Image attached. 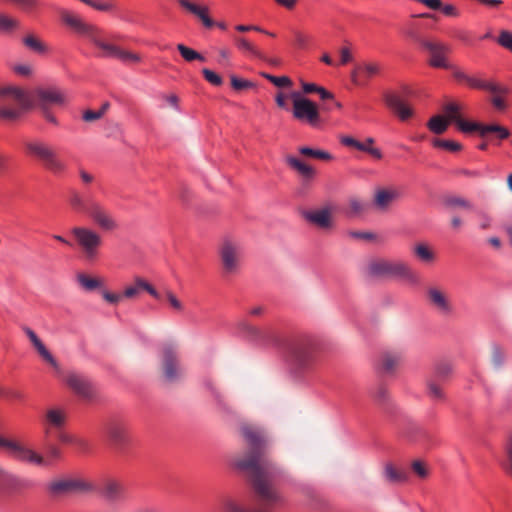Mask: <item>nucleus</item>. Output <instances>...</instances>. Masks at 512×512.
<instances>
[{
  "label": "nucleus",
  "mask_w": 512,
  "mask_h": 512,
  "mask_svg": "<svg viewBox=\"0 0 512 512\" xmlns=\"http://www.w3.org/2000/svg\"><path fill=\"white\" fill-rule=\"evenodd\" d=\"M241 433L249 450L236 456L232 464L247 476L251 493L241 501L225 497L222 506L226 512H271L275 505L283 502V497L274 486L281 469L265 455L268 438L263 429L243 425Z\"/></svg>",
  "instance_id": "1"
},
{
  "label": "nucleus",
  "mask_w": 512,
  "mask_h": 512,
  "mask_svg": "<svg viewBox=\"0 0 512 512\" xmlns=\"http://www.w3.org/2000/svg\"><path fill=\"white\" fill-rule=\"evenodd\" d=\"M32 106L29 94L19 86L0 87V120L16 121Z\"/></svg>",
  "instance_id": "2"
},
{
  "label": "nucleus",
  "mask_w": 512,
  "mask_h": 512,
  "mask_svg": "<svg viewBox=\"0 0 512 512\" xmlns=\"http://www.w3.org/2000/svg\"><path fill=\"white\" fill-rule=\"evenodd\" d=\"M367 272L373 277L399 278L412 285L419 284L418 275L401 260L373 259L367 265Z\"/></svg>",
  "instance_id": "3"
},
{
  "label": "nucleus",
  "mask_w": 512,
  "mask_h": 512,
  "mask_svg": "<svg viewBox=\"0 0 512 512\" xmlns=\"http://www.w3.org/2000/svg\"><path fill=\"white\" fill-rule=\"evenodd\" d=\"M25 148L31 157L40 161L46 169L59 175L67 170V165L57 155L56 151L46 142L33 139L25 143Z\"/></svg>",
  "instance_id": "4"
},
{
  "label": "nucleus",
  "mask_w": 512,
  "mask_h": 512,
  "mask_svg": "<svg viewBox=\"0 0 512 512\" xmlns=\"http://www.w3.org/2000/svg\"><path fill=\"white\" fill-rule=\"evenodd\" d=\"M70 233L86 261L93 262L99 257L103 245L99 232L87 226H74Z\"/></svg>",
  "instance_id": "5"
},
{
  "label": "nucleus",
  "mask_w": 512,
  "mask_h": 512,
  "mask_svg": "<svg viewBox=\"0 0 512 512\" xmlns=\"http://www.w3.org/2000/svg\"><path fill=\"white\" fill-rule=\"evenodd\" d=\"M219 256L226 275L238 274L242 267L244 247L240 241L225 237L219 248Z\"/></svg>",
  "instance_id": "6"
},
{
  "label": "nucleus",
  "mask_w": 512,
  "mask_h": 512,
  "mask_svg": "<svg viewBox=\"0 0 512 512\" xmlns=\"http://www.w3.org/2000/svg\"><path fill=\"white\" fill-rule=\"evenodd\" d=\"M238 330L244 338L258 345L273 346L280 341L278 332L271 326L259 327L242 320L238 323Z\"/></svg>",
  "instance_id": "7"
},
{
  "label": "nucleus",
  "mask_w": 512,
  "mask_h": 512,
  "mask_svg": "<svg viewBox=\"0 0 512 512\" xmlns=\"http://www.w3.org/2000/svg\"><path fill=\"white\" fill-rule=\"evenodd\" d=\"M289 97L293 102V117L300 122L317 126L320 122V114L314 102L304 97L300 92L293 91Z\"/></svg>",
  "instance_id": "8"
},
{
  "label": "nucleus",
  "mask_w": 512,
  "mask_h": 512,
  "mask_svg": "<svg viewBox=\"0 0 512 512\" xmlns=\"http://www.w3.org/2000/svg\"><path fill=\"white\" fill-rule=\"evenodd\" d=\"M288 361L296 370L309 369L314 362L312 344L306 340L293 343L289 348Z\"/></svg>",
  "instance_id": "9"
},
{
  "label": "nucleus",
  "mask_w": 512,
  "mask_h": 512,
  "mask_svg": "<svg viewBox=\"0 0 512 512\" xmlns=\"http://www.w3.org/2000/svg\"><path fill=\"white\" fill-rule=\"evenodd\" d=\"M87 216L103 231L110 232L119 227L113 213L99 200L90 202Z\"/></svg>",
  "instance_id": "10"
},
{
  "label": "nucleus",
  "mask_w": 512,
  "mask_h": 512,
  "mask_svg": "<svg viewBox=\"0 0 512 512\" xmlns=\"http://www.w3.org/2000/svg\"><path fill=\"white\" fill-rule=\"evenodd\" d=\"M420 44L430 55L428 63L431 67L452 68V64L448 60V55L451 53L450 45L430 39H423Z\"/></svg>",
  "instance_id": "11"
},
{
  "label": "nucleus",
  "mask_w": 512,
  "mask_h": 512,
  "mask_svg": "<svg viewBox=\"0 0 512 512\" xmlns=\"http://www.w3.org/2000/svg\"><path fill=\"white\" fill-rule=\"evenodd\" d=\"M90 489V485L77 478H60L47 484V491L54 498L68 496Z\"/></svg>",
  "instance_id": "12"
},
{
  "label": "nucleus",
  "mask_w": 512,
  "mask_h": 512,
  "mask_svg": "<svg viewBox=\"0 0 512 512\" xmlns=\"http://www.w3.org/2000/svg\"><path fill=\"white\" fill-rule=\"evenodd\" d=\"M162 366L164 377L169 382H174L182 376V368L179 363L178 352L174 345L166 344L162 348Z\"/></svg>",
  "instance_id": "13"
},
{
  "label": "nucleus",
  "mask_w": 512,
  "mask_h": 512,
  "mask_svg": "<svg viewBox=\"0 0 512 512\" xmlns=\"http://www.w3.org/2000/svg\"><path fill=\"white\" fill-rule=\"evenodd\" d=\"M67 414L64 409L52 407L46 410L42 419L43 434L46 441H50L53 433L65 428Z\"/></svg>",
  "instance_id": "14"
},
{
  "label": "nucleus",
  "mask_w": 512,
  "mask_h": 512,
  "mask_svg": "<svg viewBox=\"0 0 512 512\" xmlns=\"http://www.w3.org/2000/svg\"><path fill=\"white\" fill-rule=\"evenodd\" d=\"M35 99L40 108L48 107L49 105L63 106L69 102V95L65 90L52 86L36 89Z\"/></svg>",
  "instance_id": "15"
},
{
  "label": "nucleus",
  "mask_w": 512,
  "mask_h": 512,
  "mask_svg": "<svg viewBox=\"0 0 512 512\" xmlns=\"http://www.w3.org/2000/svg\"><path fill=\"white\" fill-rule=\"evenodd\" d=\"M333 208L331 206H324L321 208L305 211L303 213L304 219L322 230H329L334 227L333 221Z\"/></svg>",
  "instance_id": "16"
},
{
  "label": "nucleus",
  "mask_w": 512,
  "mask_h": 512,
  "mask_svg": "<svg viewBox=\"0 0 512 512\" xmlns=\"http://www.w3.org/2000/svg\"><path fill=\"white\" fill-rule=\"evenodd\" d=\"M381 65L378 62H364L357 65L351 72V81L359 86L365 87L371 78L379 75Z\"/></svg>",
  "instance_id": "17"
},
{
  "label": "nucleus",
  "mask_w": 512,
  "mask_h": 512,
  "mask_svg": "<svg viewBox=\"0 0 512 512\" xmlns=\"http://www.w3.org/2000/svg\"><path fill=\"white\" fill-rule=\"evenodd\" d=\"M106 434L115 444H124L128 439L129 425L125 419L113 418L106 424Z\"/></svg>",
  "instance_id": "18"
},
{
  "label": "nucleus",
  "mask_w": 512,
  "mask_h": 512,
  "mask_svg": "<svg viewBox=\"0 0 512 512\" xmlns=\"http://www.w3.org/2000/svg\"><path fill=\"white\" fill-rule=\"evenodd\" d=\"M11 454L15 459L21 462L34 464L37 466H48L51 463L49 460H46L41 454L37 453L35 450L27 446L21 445L17 442Z\"/></svg>",
  "instance_id": "19"
},
{
  "label": "nucleus",
  "mask_w": 512,
  "mask_h": 512,
  "mask_svg": "<svg viewBox=\"0 0 512 512\" xmlns=\"http://www.w3.org/2000/svg\"><path fill=\"white\" fill-rule=\"evenodd\" d=\"M427 297L431 306L439 313L450 315L453 312V305L448 295L440 288L430 287L427 290Z\"/></svg>",
  "instance_id": "20"
},
{
  "label": "nucleus",
  "mask_w": 512,
  "mask_h": 512,
  "mask_svg": "<svg viewBox=\"0 0 512 512\" xmlns=\"http://www.w3.org/2000/svg\"><path fill=\"white\" fill-rule=\"evenodd\" d=\"M384 101L401 121H406L413 116V109L399 94L387 93L384 95Z\"/></svg>",
  "instance_id": "21"
},
{
  "label": "nucleus",
  "mask_w": 512,
  "mask_h": 512,
  "mask_svg": "<svg viewBox=\"0 0 512 512\" xmlns=\"http://www.w3.org/2000/svg\"><path fill=\"white\" fill-rule=\"evenodd\" d=\"M66 385L77 395L88 398L92 394L91 384L88 379L76 372H69L63 378Z\"/></svg>",
  "instance_id": "22"
},
{
  "label": "nucleus",
  "mask_w": 512,
  "mask_h": 512,
  "mask_svg": "<svg viewBox=\"0 0 512 512\" xmlns=\"http://www.w3.org/2000/svg\"><path fill=\"white\" fill-rule=\"evenodd\" d=\"M24 332L31 341L34 348L37 350L38 354L42 357V359L49 363L55 369L57 375H61L62 372L58 362L49 352V350L45 347L43 342L38 338L36 333L28 327L24 328Z\"/></svg>",
  "instance_id": "23"
},
{
  "label": "nucleus",
  "mask_w": 512,
  "mask_h": 512,
  "mask_svg": "<svg viewBox=\"0 0 512 512\" xmlns=\"http://www.w3.org/2000/svg\"><path fill=\"white\" fill-rule=\"evenodd\" d=\"M142 290L148 292L155 299H160L158 291L141 277H135L134 283L125 287L123 296L127 299H133L136 298Z\"/></svg>",
  "instance_id": "24"
},
{
  "label": "nucleus",
  "mask_w": 512,
  "mask_h": 512,
  "mask_svg": "<svg viewBox=\"0 0 512 512\" xmlns=\"http://www.w3.org/2000/svg\"><path fill=\"white\" fill-rule=\"evenodd\" d=\"M60 15L62 21L66 25L74 29L77 33L85 35L88 38L96 30L94 26L86 24L80 17L72 14L68 10H61Z\"/></svg>",
  "instance_id": "25"
},
{
  "label": "nucleus",
  "mask_w": 512,
  "mask_h": 512,
  "mask_svg": "<svg viewBox=\"0 0 512 512\" xmlns=\"http://www.w3.org/2000/svg\"><path fill=\"white\" fill-rule=\"evenodd\" d=\"M179 5L198 17L206 28H212L215 22L209 17V8L207 6L197 5L189 0H178Z\"/></svg>",
  "instance_id": "26"
},
{
  "label": "nucleus",
  "mask_w": 512,
  "mask_h": 512,
  "mask_svg": "<svg viewBox=\"0 0 512 512\" xmlns=\"http://www.w3.org/2000/svg\"><path fill=\"white\" fill-rule=\"evenodd\" d=\"M402 353L398 351H385L381 354L380 368L385 374H394L402 362Z\"/></svg>",
  "instance_id": "27"
},
{
  "label": "nucleus",
  "mask_w": 512,
  "mask_h": 512,
  "mask_svg": "<svg viewBox=\"0 0 512 512\" xmlns=\"http://www.w3.org/2000/svg\"><path fill=\"white\" fill-rule=\"evenodd\" d=\"M383 478L389 484H403L409 481V474L405 469L388 462L383 467Z\"/></svg>",
  "instance_id": "28"
},
{
  "label": "nucleus",
  "mask_w": 512,
  "mask_h": 512,
  "mask_svg": "<svg viewBox=\"0 0 512 512\" xmlns=\"http://www.w3.org/2000/svg\"><path fill=\"white\" fill-rule=\"evenodd\" d=\"M469 87L491 92L492 94H507L508 89L492 81L482 80L475 76H468L466 82Z\"/></svg>",
  "instance_id": "29"
},
{
  "label": "nucleus",
  "mask_w": 512,
  "mask_h": 512,
  "mask_svg": "<svg viewBox=\"0 0 512 512\" xmlns=\"http://www.w3.org/2000/svg\"><path fill=\"white\" fill-rule=\"evenodd\" d=\"M89 40L101 50L102 57L117 58L120 47L105 41L97 29L90 35Z\"/></svg>",
  "instance_id": "30"
},
{
  "label": "nucleus",
  "mask_w": 512,
  "mask_h": 512,
  "mask_svg": "<svg viewBox=\"0 0 512 512\" xmlns=\"http://www.w3.org/2000/svg\"><path fill=\"white\" fill-rule=\"evenodd\" d=\"M400 197L395 189H379L375 193L374 204L380 210H386L393 202Z\"/></svg>",
  "instance_id": "31"
},
{
  "label": "nucleus",
  "mask_w": 512,
  "mask_h": 512,
  "mask_svg": "<svg viewBox=\"0 0 512 512\" xmlns=\"http://www.w3.org/2000/svg\"><path fill=\"white\" fill-rule=\"evenodd\" d=\"M97 199L92 195H81L77 191H73L69 197V203L72 208L76 211L83 212L86 215L88 214V207L91 201H96Z\"/></svg>",
  "instance_id": "32"
},
{
  "label": "nucleus",
  "mask_w": 512,
  "mask_h": 512,
  "mask_svg": "<svg viewBox=\"0 0 512 512\" xmlns=\"http://www.w3.org/2000/svg\"><path fill=\"white\" fill-rule=\"evenodd\" d=\"M286 163L304 178L310 179L315 174L314 169L310 165L294 156H287Z\"/></svg>",
  "instance_id": "33"
},
{
  "label": "nucleus",
  "mask_w": 512,
  "mask_h": 512,
  "mask_svg": "<svg viewBox=\"0 0 512 512\" xmlns=\"http://www.w3.org/2000/svg\"><path fill=\"white\" fill-rule=\"evenodd\" d=\"M124 486L118 481L108 480L103 486V494L109 500L120 499L124 494Z\"/></svg>",
  "instance_id": "34"
},
{
  "label": "nucleus",
  "mask_w": 512,
  "mask_h": 512,
  "mask_svg": "<svg viewBox=\"0 0 512 512\" xmlns=\"http://www.w3.org/2000/svg\"><path fill=\"white\" fill-rule=\"evenodd\" d=\"M490 134L499 140H504L510 136L509 130L504 126L498 124L484 125L481 131V137H486Z\"/></svg>",
  "instance_id": "35"
},
{
  "label": "nucleus",
  "mask_w": 512,
  "mask_h": 512,
  "mask_svg": "<svg viewBox=\"0 0 512 512\" xmlns=\"http://www.w3.org/2000/svg\"><path fill=\"white\" fill-rule=\"evenodd\" d=\"M413 252L421 262L431 263L436 258L434 251L426 243L416 244L413 247Z\"/></svg>",
  "instance_id": "36"
},
{
  "label": "nucleus",
  "mask_w": 512,
  "mask_h": 512,
  "mask_svg": "<svg viewBox=\"0 0 512 512\" xmlns=\"http://www.w3.org/2000/svg\"><path fill=\"white\" fill-rule=\"evenodd\" d=\"M5 476V481H6V485H7V488L10 489L11 491H21L23 489H27L29 487H31V482L27 479H22V478H19L17 476H14V475H10V474H3Z\"/></svg>",
  "instance_id": "37"
},
{
  "label": "nucleus",
  "mask_w": 512,
  "mask_h": 512,
  "mask_svg": "<svg viewBox=\"0 0 512 512\" xmlns=\"http://www.w3.org/2000/svg\"><path fill=\"white\" fill-rule=\"evenodd\" d=\"M449 124V121L444 116L436 115L430 118L427 127L432 133L440 135L448 129Z\"/></svg>",
  "instance_id": "38"
},
{
  "label": "nucleus",
  "mask_w": 512,
  "mask_h": 512,
  "mask_svg": "<svg viewBox=\"0 0 512 512\" xmlns=\"http://www.w3.org/2000/svg\"><path fill=\"white\" fill-rule=\"evenodd\" d=\"M177 50L179 51L182 58L187 62H193V61H200L204 62L206 59L205 57L197 52L196 50L184 45V44H178Z\"/></svg>",
  "instance_id": "39"
},
{
  "label": "nucleus",
  "mask_w": 512,
  "mask_h": 512,
  "mask_svg": "<svg viewBox=\"0 0 512 512\" xmlns=\"http://www.w3.org/2000/svg\"><path fill=\"white\" fill-rule=\"evenodd\" d=\"M23 43L27 48L38 54H45L48 52L47 45L33 35L24 37Z\"/></svg>",
  "instance_id": "40"
},
{
  "label": "nucleus",
  "mask_w": 512,
  "mask_h": 512,
  "mask_svg": "<svg viewBox=\"0 0 512 512\" xmlns=\"http://www.w3.org/2000/svg\"><path fill=\"white\" fill-rule=\"evenodd\" d=\"M461 106L458 103L450 102L444 106L445 119L449 123L454 122L455 124L461 119L460 115Z\"/></svg>",
  "instance_id": "41"
},
{
  "label": "nucleus",
  "mask_w": 512,
  "mask_h": 512,
  "mask_svg": "<svg viewBox=\"0 0 512 512\" xmlns=\"http://www.w3.org/2000/svg\"><path fill=\"white\" fill-rule=\"evenodd\" d=\"M235 44L238 49L248 52L255 57H261V53L258 48L249 40L244 37H235Z\"/></svg>",
  "instance_id": "42"
},
{
  "label": "nucleus",
  "mask_w": 512,
  "mask_h": 512,
  "mask_svg": "<svg viewBox=\"0 0 512 512\" xmlns=\"http://www.w3.org/2000/svg\"><path fill=\"white\" fill-rule=\"evenodd\" d=\"M76 279L78 284L87 291H92L101 285L98 279L92 278L84 273L78 274Z\"/></svg>",
  "instance_id": "43"
},
{
  "label": "nucleus",
  "mask_w": 512,
  "mask_h": 512,
  "mask_svg": "<svg viewBox=\"0 0 512 512\" xmlns=\"http://www.w3.org/2000/svg\"><path fill=\"white\" fill-rule=\"evenodd\" d=\"M506 361V353L505 351L497 344L492 346L491 351V362L493 366L497 369L501 368Z\"/></svg>",
  "instance_id": "44"
},
{
  "label": "nucleus",
  "mask_w": 512,
  "mask_h": 512,
  "mask_svg": "<svg viewBox=\"0 0 512 512\" xmlns=\"http://www.w3.org/2000/svg\"><path fill=\"white\" fill-rule=\"evenodd\" d=\"M459 130L463 133H471L477 131L479 135L481 136L482 128L484 127L483 124L476 123V122H469L466 120H463L462 118L456 123Z\"/></svg>",
  "instance_id": "45"
},
{
  "label": "nucleus",
  "mask_w": 512,
  "mask_h": 512,
  "mask_svg": "<svg viewBox=\"0 0 512 512\" xmlns=\"http://www.w3.org/2000/svg\"><path fill=\"white\" fill-rule=\"evenodd\" d=\"M432 144L436 148H443L450 152H458L462 149V145L453 140L434 139Z\"/></svg>",
  "instance_id": "46"
},
{
  "label": "nucleus",
  "mask_w": 512,
  "mask_h": 512,
  "mask_svg": "<svg viewBox=\"0 0 512 512\" xmlns=\"http://www.w3.org/2000/svg\"><path fill=\"white\" fill-rule=\"evenodd\" d=\"M299 152L305 156H310V157H314V158H318V159H322V160L332 159V156L330 153L323 151V150L313 149V148H309V147H301L299 149Z\"/></svg>",
  "instance_id": "47"
},
{
  "label": "nucleus",
  "mask_w": 512,
  "mask_h": 512,
  "mask_svg": "<svg viewBox=\"0 0 512 512\" xmlns=\"http://www.w3.org/2000/svg\"><path fill=\"white\" fill-rule=\"evenodd\" d=\"M496 42L504 49L512 52V32L509 30H501Z\"/></svg>",
  "instance_id": "48"
},
{
  "label": "nucleus",
  "mask_w": 512,
  "mask_h": 512,
  "mask_svg": "<svg viewBox=\"0 0 512 512\" xmlns=\"http://www.w3.org/2000/svg\"><path fill=\"white\" fill-rule=\"evenodd\" d=\"M411 469L420 479H426L429 476V468L421 460H415L411 464Z\"/></svg>",
  "instance_id": "49"
},
{
  "label": "nucleus",
  "mask_w": 512,
  "mask_h": 512,
  "mask_svg": "<svg viewBox=\"0 0 512 512\" xmlns=\"http://www.w3.org/2000/svg\"><path fill=\"white\" fill-rule=\"evenodd\" d=\"M108 103H105L100 110L93 111V110H86L83 112L82 118L85 122H93L98 119H100L106 112L108 108Z\"/></svg>",
  "instance_id": "50"
},
{
  "label": "nucleus",
  "mask_w": 512,
  "mask_h": 512,
  "mask_svg": "<svg viewBox=\"0 0 512 512\" xmlns=\"http://www.w3.org/2000/svg\"><path fill=\"white\" fill-rule=\"evenodd\" d=\"M373 144H374V139L369 137L365 140V142H362V146L365 149H358V150L366 152L376 159H381L382 158L381 150L376 147H373Z\"/></svg>",
  "instance_id": "51"
},
{
  "label": "nucleus",
  "mask_w": 512,
  "mask_h": 512,
  "mask_svg": "<svg viewBox=\"0 0 512 512\" xmlns=\"http://www.w3.org/2000/svg\"><path fill=\"white\" fill-rule=\"evenodd\" d=\"M446 204L452 208H463L467 210L473 209V205L462 197H450L446 200Z\"/></svg>",
  "instance_id": "52"
},
{
  "label": "nucleus",
  "mask_w": 512,
  "mask_h": 512,
  "mask_svg": "<svg viewBox=\"0 0 512 512\" xmlns=\"http://www.w3.org/2000/svg\"><path fill=\"white\" fill-rule=\"evenodd\" d=\"M262 76L277 87H290L292 85L291 79L287 76L277 77L267 73H263Z\"/></svg>",
  "instance_id": "53"
},
{
  "label": "nucleus",
  "mask_w": 512,
  "mask_h": 512,
  "mask_svg": "<svg viewBox=\"0 0 512 512\" xmlns=\"http://www.w3.org/2000/svg\"><path fill=\"white\" fill-rule=\"evenodd\" d=\"M427 387H428V395L433 400L442 401L445 399L444 391L439 385L430 381V382H428Z\"/></svg>",
  "instance_id": "54"
},
{
  "label": "nucleus",
  "mask_w": 512,
  "mask_h": 512,
  "mask_svg": "<svg viewBox=\"0 0 512 512\" xmlns=\"http://www.w3.org/2000/svg\"><path fill=\"white\" fill-rule=\"evenodd\" d=\"M18 27V21L4 14H0V31L9 32Z\"/></svg>",
  "instance_id": "55"
},
{
  "label": "nucleus",
  "mask_w": 512,
  "mask_h": 512,
  "mask_svg": "<svg viewBox=\"0 0 512 512\" xmlns=\"http://www.w3.org/2000/svg\"><path fill=\"white\" fill-rule=\"evenodd\" d=\"M117 59L125 63H138L141 61V57L137 53H133L120 48Z\"/></svg>",
  "instance_id": "56"
},
{
  "label": "nucleus",
  "mask_w": 512,
  "mask_h": 512,
  "mask_svg": "<svg viewBox=\"0 0 512 512\" xmlns=\"http://www.w3.org/2000/svg\"><path fill=\"white\" fill-rule=\"evenodd\" d=\"M373 397L379 404H386L390 400V393L385 386L380 385L375 390Z\"/></svg>",
  "instance_id": "57"
},
{
  "label": "nucleus",
  "mask_w": 512,
  "mask_h": 512,
  "mask_svg": "<svg viewBox=\"0 0 512 512\" xmlns=\"http://www.w3.org/2000/svg\"><path fill=\"white\" fill-rule=\"evenodd\" d=\"M165 295L168 303L175 311L182 312L184 310L183 303L176 297V295L172 291L167 290L165 292Z\"/></svg>",
  "instance_id": "58"
},
{
  "label": "nucleus",
  "mask_w": 512,
  "mask_h": 512,
  "mask_svg": "<svg viewBox=\"0 0 512 512\" xmlns=\"http://www.w3.org/2000/svg\"><path fill=\"white\" fill-rule=\"evenodd\" d=\"M367 204L363 203L359 199L351 198L349 200V213L352 215H357L366 210Z\"/></svg>",
  "instance_id": "59"
},
{
  "label": "nucleus",
  "mask_w": 512,
  "mask_h": 512,
  "mask_svg": "<svg viewBox=\"0 0 512 512\" xmlns=\"http://www.w3.org/2000/svg\"><path fill=\"white\" fill-rule=\"evenodd\" d=\"M231 79V86L235 90H243L254 87V84L248 80L238 78L234 75L230 77Z\"/></svg>",
  "instance_id": "60"
},
{
  "label": "nucleus",
  "mask_w": 512,
  "mask_h": 512,
  "mask_svg": "<svg viewBox=\"0 0 512 512\" xmlns=\"http://www.w3.org/2000/svg\"><path fill=\"white\" fill-rule=\"evenodd\" d=\"M202 74L204 78L214 86H220L223 82L222 78L218 74L208 68H204L202 70Z\"/></svg>",
  "instance_id": "61"
},
{
  "label": "nucleus",
  "mask_w": 512,
  "mask_h": 512,
  "mask_svg": "<svg viewBox=\"0 0 512 512\" xmlns=\"http://www.w3.org/2000/svg\"><path fill=\"white\" fill-rule=\"evenodd\" d=\"M453 371L452 365L449 363H441L436 367L435 374L439 379L448 377Z\"/></svg>",
  "instance_id": "62"
},
{
  "label": "nucleus",
  "mask_w": 512,
  "mask_h": 512,
  "mask_svg": "<svg viewBox=\"0 0 512 512\" xmlns=\"http://www.w3.org/2000/svg\"><path fill=\"white\" fill-rule=\"evenodd\" d=\"M17 4L26 12L32 13L34 12L38 6V0H18Z\"/></svg>",
  "instance_id": "63"
},
{
  "label": "nucleus",
  "mask_w": 512,
  "mask_h": 512,
  "mask_svg": "<svg viewBox=\"0 0 512 512\" xmlns=\"http://www.w3.org/2000/svg\"><path fill=\"white\" fill-rule=\"evenodd\" d=\"M102 296L105 301H107L110 304H114V305L118 304L119 302H121L124 299L123 293L119 294V293H113V292H109V291H103Z\"/></svg>",
  "instance_id": "64"
}]
</instances>
